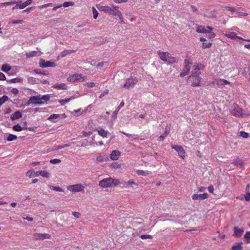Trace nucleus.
<instances>
[{"instance_id":"obj_1","label":"nucleus","mask_w":250,"mask_h":250,"mask_svg":"<svg viewBox=\"0 0 250 250\" xmlns=\"http://www.w3.org/2000/svg\"><path fill=\"white\" fill-rule=\"evenodd\" d=\"M30 97L33 102V104L41 105L49 101L51 95L47 94L42 96L38 95L37 96H32Z\"/></svg>"},{"instance_id":"obj_2","label":"nucleus","mask_w":250,"mask_h":250,"mask_svg":"<svg viewBox=\"0 0 250 250\" xmlns=\"http://www.w3.org/2000/svg\"><path fill=\"white\" fill-rule=\"evenodd\" d=\"M120 184L118 179H114L112 178L104 179L99 182V185L102 188H108L116 186Z\"/></svg>"},{"instance_id":"obj_3","label":"nucleus","mask_w":250,"mask_h":250,"mask_svg":"<svg viewBox=\"0 0 250 250\" xmlns=\"http://www.w3.org/2000/svg\"><path fill=\"white\" fill-rule=\"evenodd\" d=\"M97 7L100 11H103L111 15L116 16L117 13H119V10L117 6L112 5L113 9L108 6H97Z\"/></svg>"},{"instance_id":"obj_4","label":"nucleus","mask_w":250,"mask_h":250,"mask_svg":"<svg viewBox=\"0 0 250 250\" xmlns=\"http://www.w3.org/2000/svg\"><path fill=\"white\" fill-rule=\"evenodd\" d=\"M84 77L81 74H75L67 78V81L70 82H83L84 81Z\"/></svg>"},{"instance_id":"obj_5","label":"nucleus","mask_w":250,"mask_h":250,"mask_svg":"<svg viewBox=\"0 0 250 250\" xmlns=\"http://www.w3.org/2000/svg\"><path fill=\"white\" fill-rule=\"evenodd\" d=\"M138 83V80L136 78H130L127 79L123 87L125 88L129 89L133 87L134 85Z\"/></svg>"},{"instance_id":"obj_6","label":"nucleus","mask_w":250,"mask_h":250,"mask_svg":"<svg viewBox=\"0 0 250 250\" xmlns=\"http://www.w3.org/2000/svg\"><path fill=\"white\" fill-rule=\"evenodd\" d=\"M188 80L191 82V85L193 86L200 85L201 78L198 76L190 75L188 77Z\"/></svg>"},{"instance_id":"obj_7","label":"nucleus","mask_w":250,"mask_h":250,"mask_svg":"<svg viewBox=\"0 0 250 250\" xmlns=\"http://www.w3.org/2000/svg\"><path fill=\"white\" fill-rule=\"evenodd\" d=\"M33 237L34 240H44L47 239H50L51 235L47 233H35L33 234Z\"/></svg>"},{"instance_id":"obj_8","label":"nucleus","mask_w":250,"mask_h":250,"mask_svg":"<svg viewBox=\"0 0 250 250\" xmlns=\"http://www.w3.org/2000/svg\"><path fill=\"white\" fill-rule=\"evenodd\" d=\"M68 190L72 192L81 191L84 189V187L81 184H76L67 187Z\"/></svg>"},{"instance_id":"obj_9","label":"nucleus","mask_w":250,"mask_h":250,"mask_svg":"<svg viewBox=\"0 0 250 250\" xmlns=\"http://www.w3.org/2000/svg\"><path fill=\"white\" fill-rule=\"evenodd\" d=\"M39 66L42 68L45 67H53L56 66L55 63L54 62L50 61L45 62L44 60H41V62H39Z\"/></svg>"},{"instance_id":"obj_10","label":"nucleus","mask_w":250,"mask_h":250,"mask_svg":"<svg viewBox=\"0 0 250 250\" xmlns=\"http://www.w3.org/2000/svg\"><path fill=\"white\" fill-rule=\"evenodd\" d=\"M212 30V28L209 26H206L205 27L202 25H198L196 31L198 33H210V31Z\"/></svg>"},{"instance_id":"obj_11","label":"nucleus","mask_w":250,"mask_h":250,"mask_svg":"<svg viewBox=\"0 0 250 250\" xmlns=\"http://www.w3.org/2000/svg\"><path fill=\"white\" fill-rule=\"evenodd\" d=\"M222 33L223 34V35H224V36H225L228 38H229L230 39H232V40L239 39V40H243V41H244V40H245V39H243L240 37L237 36L235 32H228V33H226L224 34V32H222Z\"/></svg>"},{"instance_id":"obj_12","label":"nucleus","mask_w":250,"mask_h":250,"mask_svg":"<svg viewBox=\"0 0 250 250\" xmlns=\"http://www.w3.org/2000/svg\"><path fill=\"white\" fill-rule=\"evenodd\" d=\"M170 132V125H167L165 127V130L164 133L162 135L159 136V140L162 141H163L165 137Z\"/></svg>"},{"instance_id":"obj_13","label":"nucleus","mask_w":250,"mask_h":250,"mask_svg":"<svg viewBox=\"0 0 250 250\" xmlns=\"http://www.w3.org/2000/svg\"><path fill=\"white\" fill-rule=\"evenodd\" d=\"M52 87L59 90H66L67 89V86L64 83H56L52 85Z\"/></svg>"},{"instance_id":"obj_14","label":"nucleus","mask_w":250,"mask_h":250,"mask_svg":"<svg viewBox=\"0 0 250 250\" xmlns=\"http://www.w3.org/2000/svg\"><path fill=\"white\" fill-rule=\"evenodd\" d=\"M237 106V105L236 106ZM242 109L238 107L234 106V109L231 111V113L233 116L239 117L242 116Z\"/></svg>"},{"instance_id":"obj_15","label":"nucleus","mask_w":250,"mask_h":250,"mask_svg":"<svg viewBox=\"0 0 250 250\" xmlns=\"http://www.w3.org/2000/svg\"><path fill=\"white\" fill-rule=\"evenodd\" d=\"M40 175L42 176L43 177L48 178L50 176V174L46 171H38L34 173V176L38 177Z\"/></svg>"},{"instance_id":"obj_16","label":"nucleus","mask_w":250,"mask_h":250,"mask_svg":"<svg viewBox=\"0 0 250 250\" xmlns=\"http://www.w3.org/2000/svg\"><path fill=\"white\" fill-rule=\"evenodd\" d=\"M120 155L121 152L119 151L115 150L112 151L110 157L113 160H116L118 159Z\"/></svg>"},{"instance_id":"obj_17","label":"nucleus","mask_w":250,"mask_h":250,"mask_svg":"<svg viewBox=\"0 0 250 250\" xmlns=\"http://www.w3.org/2000/svg\"><path fill=\"white\" fill-rule=\"evenodd\" d=\"M243 231L244 230L242 229H239L237 227H234L233 235L237 237H240L241 236Z\"/></svg>"},{"instance_id":"obj_18","label":"nucleus","mask_w":250,"mask_h":250,"mask_svg":"<svg viewBox=\"0 0 250 250\" xmlns=\"http://www.w3.org/2000/svg\"><path fill=\"white\" fill-rule=\"evenodd\" d=\"M75 52V50H64L62 52H61L60 55L58 56V59H59L60 58H63L65 56H66L67 55L70 54L72 53H74Z\"/></svg>"},{"instance_id":"obj_19","label":"nucleus","mask_w":250,"mask_h":250,"mask_svg":"<svg viewBox=\"0 0 250 250\" xmlns=\"http://www.w3.org/2000/svg\"><path fill=\"white\" fill-rule=\"evenodd\" d=\"M22 117V114L20 111H16L14 114L11 115V120L14 121Z\"/></svg>"},{"instance_id":"obj_20","label":"nucleus","mask_w":250,"mask_h":250,"mask_svg":"<svg viewBox=\"0 0 250 250\" xmlns=\"http://www.w3.org/2000/svg\"><path fill=\"white\" fill-rule=\"evenodd\" d=\"M190 67L189 65H185L183 71L180 73V76L183 77L187 75L189 71Z\"/></svg>"},{"instance_id":"obj_21","label":"nucleus","mask_w":250,"mask_h":250,"mask_svg":"<svg viewBox=\"0 0 250 250\" xmlns=\"http://www.w3.org/2000/svg\"><path fill=\"white\" fill-rule=\"evenodd\" d=\"M27 81L29 83L32 84H38L40 83V79L33 77H28Z\"/></svg>"},{"instance_id":"obj_22","label":"nucleus","mask_w":250,"mask_h":250,"mask_svg":"<svg viewBox=\"0 0 250 250\" xmlns=\"http://www.w3.org/2000/svg\"><path fill=\"white\" fill-rule=\"evenodd\" d=\"M169 55H170L169 53L166 52H161L159 54V56L160 59L163 61L165 62H167V57H168Z\"/></svg>"},{"instance_id":"obj_23","label":"nucleus","mask_w":250,"mask_h":250,"mask_svg":"<svg viewBox=\"0 0 250 250\" xmlns=\"http://www.w3.org/2000/svg\"><path fill=\"white\" fill-rule=\"evenodd\" d=\"M242 244L243 243L242 242L235 243V245L232 247L231 250H242Z\"/></svg>"},{"instance_id":"obj_24","label":"nucleus","mask_w":250,"mask_h":250,"mask_svg":"<svg viewBox=\"0 0 250 250\" xmlns=\"http://www.w3.org/2000/svg\"><path fill=\"white\" fill-rule=\"evenodd\" d=\"M25 55L28 58H31L34 56H39L40 54H38V52L37 51H30L28 53H26Z\"/></svg>"},{"instance_id":"obj_25","label":"nucleus","mask_w":250,"mask_h":250,"mask_svg":"<svg viewBox=\"0 0 250 250\" xmlns=\"http://www.w3.org/2000/svg\"><path fill=\"white\" fill-rule=\"evenodd\" d=\"M75 98L74 97H71L70 98H67V99H63V100H59L58 101V102L60 103V104L62 105H64L65 104H66L67 103L69 102L70 100H72V99H74Z\"/></svg>"},{"instance_id":"obj_26","label":"nucleus","mask_w":250,"mask_h":250,"mask_svg":"<svg viewBox=\"0 0 250 250\" xmlns=\"http://www.w3.org/2000/svg\"><path fill=\"white\" fill-rule=\"evenodd\" d=\"M22 80L23 79L22 78H16L8 80L7 82L10 83H21Z\"/></svg>"},{"instance_id":"obj_27","label":"nucleus","mask_w":250,"mask_h":250,"mask_svg":"<svg viewBox=\"0 0 250 250\" xmlns=\"http://www.w3.org/2000/svg\"><path fill=\"white\" fill-rule=\"evenodd\" d=\"M11 69L10 66L7 64H3L1 67V70L4 72H8Z\"/></svg>"},{"instance_id":"obj_28","label":"nucleus","mask_w":250,"mask_h":250,"mask_svg":"<svg viewBox=\"0 0 250 250\" xmlns=\"http://www.w3.org/2000/svg\"><path fill=\"white\" fill-rule=\"evenodd\" d=\"M136 172L138 175L142 176H146L149 174V172L148 171H144L142 170H137Z\"/></svg>"},{"instance_id":"obj_29","label":"nucleus","mask_w":250,"mask_h":250,"mask_svg":"<svg viewBox=\"0 0 250 250\" xmlns=\"http://www.w3.org/2000/svg\"><path fill=\"white\" fill-rule=\"evenodd\" d=\"M167 62L169 63H173L177 62V61L175 58L172 57L169 55V56L167 57Z\"/></svg>"},{"instance_id":"obj_30","label":"nucleus","mask_w":250,"mask_h":250,"mask_svg":"<svg viewBox=\"0 0 250 250\" xmlns=\"http://www.w3.org/2000/svg\"><path fill=\"white\" fill-rule=\"evenodd\" d=\"M17 139V136L15 135L10 134L7 138V141L8 142L16 140Z\"/></svg>"},{"instance_id":"obj_31","label":"nucleus","mask_w":250,"mask_h":250,"mask_svg":"<svg viewBox=\"0 0 250 250\" xmlns=\"http://www.w3.org/2000/svg\"><path fill=\"white\" fill-rule=\"evenodd\" d=\"M229 104V102L228 100H226L225 102V104L222 107L223 108L224 110L223 111V113L227 112L228 111V105Z\"/></svg>"},{"instance_id":"obj_32","label":"nucleus","mask_w":250,"mask_h":250,"mask_svg":"<svg viewBox=\"0 0 250 250\" xmlns=\"http://www.w3.org/2000/svg\"><path fill=\"white\" fill-rule=\"evenodd\" d=\"M35 170L33 168L30 169L26 172V176H28L29 178H31L34 175Z\"/></svg>"},{"instance_id":"obj_33","label":"nucleus","mask_w":250,"mask_h":250,"mask_svg":"<svg viewBox=\"0 0 250 250\" xmlns=\"http://www.w3.org/2000/svg\"><path fill=\"white\" fill-rule=\"evenodd\" d=\"M98 133L100 135L103 137H106L107 134V131H105L103 129H101L100 130H98Z\"/></svg>"},{"instance_id":"obj_34","label":"nucleus","mask_w":250,"mask_h":250,"mask_svg":"<svg viewBox=\"0 0 250 250\" xmlns=\"http://www.w3.org/2000/svg\"><path fill=\"white\" fill-rule=\"evenodd\" d=\"M48 186L51 189H52L55 191H60V192L63 191V189L59 187H54V186H50V185H49Z\"/></svg>"},{"instance_id":"obj_35","label":"nucleus","mask_w":250,"mask_h":250,"mask_svg":"<svg viewBox=\"0 0 250 250\" xmlns=\"http://www.w3.org/2000/svg\"><path fill=\"white\" fill-rule=\"evenodd\" d=\"M250 231H247L244 235V238L246 239L247 243H250Z\"/></svg>"},{"instance_id":"obj_36","label":"nucleus","mask_w":250,"mask_h":250,"mask_svg":"<svg viewBox=\"0 0 250 250\" xmlns=\"http://www.w3.org/2000/svg\"><path fill=\"white\" fill-rule=\"evenodd\" d=\"M8 100V97L4 95L1 98H0V106L4 102L7 101Z\"/></svg>"},{"instance_id":"obj_37","label":"nucleus","mask_w":250,"mask_h":250,"mask_svg":"<svg viewBox=\"0 0 250 250\" xmlns=\"http://www.w3.org/2000/svg\"><path fill=\"white\" fill-rule=\"evenodd\" d=\"M178 155L181 157L182 159H184V157H185V150L183 148V147H182V149H180V150H179L178 152Z\"/></svg>"},{"instance_id":"obj_38","label":"nucleus","mask_w":250,"mask_h":250,"mask_svg":"<svg viewBox=\"0 0 250 250\" xmlns=\"http://www.w3.org/2000/svg\"><path fill=\"white\" fill-rule=\"evenodd\" d=\"M12 128L16 131H21L22 130V127H21L19 124L14 125Z\"/></svg>"},{"instance_id":"obj_39","label":"nucleus","mask_w":250,"mask_h":250,"mask_svg":"<svg viewBox=\"0 0 250 250\" xmlns=\"http://www.w3.org/2000/svg\"><path fill=\"white\" fill-rule=\"evenodd\" d=\"M193 70L192 71V74L191 75L198 76L200 74V72L196 68H193Z\"/></svg>"},{"instance_id":"obj_40","label":"nucleus","mask_w":250,"mask_h":250,"mask_svg":"<svg viewBox=\"0 0 250 250\" xmlns=\"http://www.w3.org/2000/svg\"><path fill=\"white\" fill-rule=\"evenodd\" d=\"M199 200H204L207 199L208 197V195L207 193H203L198 194Z\"/></svg>"},{"instance_id":"obj_41","label":"nucleus","mask_w":250,"mask_h":250,"mask_svg":"<svg viewBox=\"0 0 250 250\" xmlns=\"http://www.w3.org/2000/svg\"><path fill=\"white\" fill-rule=\"evenodd\" d=\"M74 5V3L72 1H65L63 3L62 6L64 7H67L70 6H73Z\"/></svg>"},{"instance_id":"obj_42","label":"nucleus","mask_w":250,"mask_h":250,"mask_svg":"<svg viewBox=\"0 0 250 250\" xmlns=\"http://www.w3.org/2000/svg\"><path fill=\"white\" fill-rule=\"evenodd\" d=\"M204 67V65L201 63H198L197 65H194L193 66V68H196L199 71L200 70H203Z\"/></svg>"},{"instance_id":"obj_43","label":"nucleus","mask_w":250,"mask_h":250,"mask_svg":"<svg viewBox=\"0 0 250 250\" xmlns=\"http://www.w3.org/2000/svg\"><path fill=\"white\" fill-rule=\"evenodd\" d=\"M92 12H93V18L96 19H97V18L98 16V14H99L98 12L97 11V10L96 9V8L94 7H92Z\"/></svg>"},{"instance_id":"obj_44","label":"nucleus","mask_w":250,"mask_h":250,"mask_svg":"<svg viewBox=\"0 0 250 250\" xmlns=\"http://www.w3.org/2000/svg\"><path fill=\"white\" fill-rule=\"evenodd\" d=\"M17 3V1H16V0H13V1H10V2H4V3H2L0 4V5L1 6L3 5V6H7V5H12V4H15V3Z\"/></svg>"},{"instance_id":"obj_45","label":"nucleus","mask_w":250,"mask_h":250,"mask_svg":"<svg viewBox=\"0 0 250 250\" xmlns=\"http://www.w3.org/2000/svg\"><path fill=\"white\" fill-rule=\"evenodd\" d=\"M230 82L225 79H220V85H224L226 84H229Z\"/></svg>"},{"instance_id":"obj_46","label":"nucleus","mask_w":250,"mask_h":250,"mask_svg":"<svg viewBox=\"0 0 250 250\" xmlns=\"http://www.w3.org/2000/svg\"><path fill=\"white\" fill-rule=\"evenodd\" d=\"M142 239H152V236L149 234H144L140 236Z\"/></svg>"},{"instance_id":"obj_47","label":"nucleus","mask_w":250,"mask_h":250,"mask_svg":"<svg viewBox=\"0 0 250 250\" xmlns=\"http://www.w3.org/2000/svg\"><path fill=\"white\" fill-rule=\"evenodd\" d=\"M234 164L238 167H241L243 165V163L239 159H236L234 162Z\"/></svg>"},{"instance_id":"obj_48","label":"nucleus","mask_w":250,"mask_h":250,"mask_svg":"<svg viewBox=\"0 0 250 250\" xmlns=\"http://www.w3.org/2000/svg\"><path fill=\"white\" fill-rule=\"evenodd\" d=\"M60 117V115L59 114H52L48 118V120H52L53 119H58L59 117Z\"/></svg>"},{"instance_id":"obj_49","label":"nucleus","mask_w":250,"mask_h":250,"mask_svg":"<svg viewBox=\"0 0 250 250\" xmlns=\"http://www.w3.org/2000/svg\"><path fill=\"white\" fill-rule=\"evenodd\" d=\"M116 16H118L119 18V19L121 21V23L122 24H124L125 23V22L124 21V20H123V16L122 15V14H121V12L120 11H119V13H117V14L116 15Z\"/></svg>"},{"instance_id":"obj_50","label":"nucleus","mask_w":250,"mask_h":250,"mask_svg":"<svg viewBox=\"0 0 250 250\" xmlns=\"http://www.w3.org/2000/svg\"><path fill=\"white\" fill-rule=\"evenodd\" d=\"M240 134V136L244 138H247L249 136V134L244 131H241Z\"/></svg>"},{"instance_id":"obj_51","label":"nucleus","mask_w":250,"mask_h":250,"mask_svg":"<svg viewBox=\"0 0 250 250\" xmlns=\"http://www.w3.org/2000/svg\"><path fill=\"white\" fill-rule=\"evenodd\" d=\"M34 72L36 74H42V75H48V74L45 73L44 71L41 72V70H40L39 69H35L34 70Z\"/></svg>"},{"instance_id":"obj_52","label":"nucleus","mask_w":250,"mask_h":250,"mask_svg":"<svg viewBox=\"0 0 250 250\" xmlns=\"http://www.w3.org/2000/svg\"><path fill=\"white\" fill-rule=\"evenodd\" d=\"M61 160L59 159H54L50 160V163L53 164H58L61 162Z\"/></svg>"},{"instance_id":"obj_53","label":"nucleus","mask_w":250,"mask_h":250,"mask_svg":"<svg viewBox=\"0 0 250 250\" xmlns=\"http://www.w3.org/2000/svg\"><path fill=\"white\" fill-rule=\"evenodd\" d=\"M171 148L172 149H175L176 151L178 152V151L179 150H180V149H182V146H173V145H172L171 146Z\"/></svg>"},{"instance_id":"obj_54","label":"nucleus","mask_w":250,"mask_h":250,"mask_svg":"<svg viewBox=\"0 0 250 250\" xmlns=\"http://www.w3.org/2000/svg\"><path fill=\"white\" fill-rule=\"evenodd\" d=\"M31 104H33V102H32V101L31 100V97H29V100L26 102V103L25 104L23 105H21V106L24 107L25 106H28V105H29Z\"/></svg>"},{"instance_id":"obj_55","label":"nucleus","mask_w":250,"mask_h":250,"mask_svg":"<svg viewBox=\"0 0 250 250\" xmlns=\"http://www.w3.org/2000/svg\"><path fill=\"white\" fill-rule=\"evenodd\" d=\"M44 109H45V108H39V107L35 108H34V112L36 113L37 112H43L44 111Z\"/></svg>"},{"instance_id":"obj_56","label":"nucleus","mask_w":250,"mask_h":250,"mask_svg":"<svg viewBox=\"0 0 250 250\" xmlns=\"http://www.w3.org/2000/svg\"><path fill=\"white\" fill-rule=\"evenodd\" d=\"M211 45V43L210 42H208V43L203 42L202 46L204 48H209L210 47Z\"/></svg>"},{"instance_id":"obj_57","label":"nucleus","mask_w":250,"mask_h":250,"mask_svg":"<svg viewBox=\"0 0 250 250\" xmlns=\"http://www.w3.org/2000/svg\"><path fill=\"white\" fill-rule=\"evenodd\" d=\"M245 199L246 201H249L250 200V192L249 191L247 192L245 196Z\"/></svg>"},{"instance_id":"obj_58","label":"nucleus","mask_w":250,"mask_h":250,"mask_svg":"<svg viewBox=\"0 0 250 250\" xmlns=\"http://www.w3.org/2000/svg\"><path fill=\"white\" fill-rule=\"evenodd\" d=\"M119 110H120V109H119L118 108H117L116 109V110H115L114 111V112L113 113V114H112V118L113 119H116L117 118V113Z\"/></svg>"},{"instance_id":"obj_59","label":"nucleus","mask_w":250,"mask_h":250,"mask_svg":"<svg viewBox=\"0 0 250 250\" xmlns=\"http://www.w3.org/2000/svg\"><path fill=\"white\" fill-rule=\"evenodd\" d=\"M11 92L13 94L17 95L19 93V90L16 88H13L11 90Z\"/></svg>"},{"instance_id":"obj_60","label":"nucleus","mask_w":250,"mask_h":250,"mask_svg":"<svg viewBox=\"0 0 250 250\" xmlns=\"http://www.w3.org/2000/svg\"><path fill=\"white\" fill-rule=\"evenodd\" d=\"M72 214L76 218H79L81 216L80 213H79L78 212H75V211L72 212Z\"/></svg>"},{"instance_id":"obj_61","label":"nucleus","mask_w":250,"mask_h":250,"mask_svg":"<svg viewBox=\"0 0 250 250\" xmlns=\"http://www.w3.org/2000/svg\"><path fill=\"white\" fill-rule=\"evenodd\" d=\"M108 90L106 89V90L104 91L102 93L100 94L99 96V98H102L105 94L108 93Z\"/></svg>"},{"instance_id":"obj_62","label":"nucleus","mask_w":250,"mask_h":250,"mask_svg":"<svg viewBox=\"0 0 250 250\" xmlns=\"http://www.w3.org/2000/svg\"><path fill=\"white\" fill-rule=\"evenodd\" d=\"M107 62H100L97 65V67L99 68H101L103 67L104 64H106Z\"/></svg>"},{"instance_id":"obj_63","label":"nucleus","mask_w":250,"mask_h":250,"mask_svg":"<svg viewBox=\"0 0 250 250\" xmlns=\"http://www.w3.org/2000/svg\"><path fill=\"white\" fill-rule=\"evenodd\" d=\"M23 22L22 20H13L12 22L13 24L21 23Z\"/></svg>"},{"instance_id":"obj_64","label":"nucleus","mask_w":250,"mask_h":250,"mask_svg":"<svg viewBox=\"0 0 250 250\" xmlns=\"http://www.w3.org/2000/svg\"><path fill=\"white\" fill-rule=\"evenodd\" d=\"M21 3H19V8H20L21 9H22L23 8H24L26 6L24 2L21 3V4H20Z\"/></svg>"}]
</instances>
